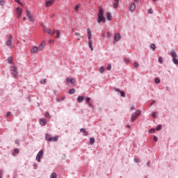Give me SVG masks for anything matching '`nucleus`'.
Wrapping results in <instances>:
<instances>
[{"label":"nucleus","mask_w":178,"mask_h":178,"mask_svg":"<svg viewBox=\"0 0 178 178\" xmlns=\"http://www.w3.org/2000/svg\"><path fill=\"white\" fill-rule=\"evenodd\" d=\"M102 22L103 23H105L106 22V19H105V17H104V9L102 8L99 10V14H98V19H97V23H101Z\"/></svg>","instance_id":"obj_1"},{"label":"nucleus","mask_w":178,"mask_h":178,"mask_svg":"<svg viewBox=\"0 0 178 178\" xmlns=\"http://www.w3.org/2000/svg\"><path fill=\"white\" fill-rule=\"evenodd\" d=\"M87 34H88V45L89 48L91 51H94V47H92V40H91L92 38V34H91V29H87Z\"/></svg>","instance_id":"obj_2"},{"label":"nucleus","mask_w":178,"mask_h":178,"mask_svg":"<svg viewBox=\"0 0 178 178\" xmlns=\"http://www.w3.org/2000/svg\"><path fill=\"white\" fill-rule=\"evenodd\" d=\"M12 41H13V36L12 35H10L6 41V45H7V47H9V48H10V49H12L13 48V44H12Z\"/></svg>","instance_id":"obj_3"},{"label":"nucleus","mask_w":178,"mask_h":178,"mask_svg":"<svg viewBox=\"0 0 178 178\" xmlns=\"http://www.w3.org/2000/svg\"><path fill=\"white\" fill-rule=\"evenodd\" d=\"M43 156H44V150L41 149L38 152L36 156L37 162H41V159H42Z\"/></svg>","instance_id":"obj_4"},{"label":"nucleus","mask_w":178,"mask_h":178,"mask_svg":"<svg viewBox=\"0 0 178 178\" xmlns=\"http://www.w3.org/2000/svg\"><path fill=\"white\" fill-rule=\"evenodd\" d=\"M16 15H17V19H20L22 17V15H23V9L20 8V7H17Z\"/></svg>","instance_id":"obj_5"},{"label":"nucleus","mask_w":178,"mask_h":178,"mask_svg":"<svg viewBox=\"0 0 178 178\" xmlns=\"http://www.w3.org/2000/svg\"><path fill=\"white\" fill-rule=\"evenodd\" d=\"M10 70L13 73V75L16 79L17 77V74H19V72H17V67H16L15 66H12L10 67Z\"/></svg>","instance_id":"obj_6"},{"label":"nucleus","mask_w":178,"mask_h":178,"mask_svg":"<svg viewBox=\"0 0 178 178\" xmlns=\"http://www.w3.org/2000/svg\"><path fill=\"white\" fill-rule=\"evenodd\" d=\"M26 16L31 22H34V18L33 17V15H31V13L29 10H26Z\"/></svg>","instance_id":"obj_7"},{"label":"nucleus","mask_w":178,"mask_h":178,"mask_svg":"<svg viewBox=\"0 0 178 178\" xmlns=\"http://www.w3.org/2000/svg\"><path fill=\"white\" fill-rule=\"evenodd\" d=\"M140 113H141L140 112L134 113L131 118V122H134L136 119H137V117L140 116Z\"/></svg>","instance_id":"obj_8"},{"label":"nucleus","mask_w":178,"mask_h":178,"mask_svg":"<svg viewBox=\"0 0 178 178\" xmlns=\"http://www.w3.org/2000/svg\"><path fill=\"white\" fill-rule=\"evenodd\" d=\"M45 48V41H42L41 44H39V47H38V51H42Z\"/></svg>","instance_id":"obj_9"},{"label":"nucleus","mask_w":178,"mask_h":178,"mask_svg":"<svg viewBox=\"0 0 178 178\" xmlns=\"http://www.w3.org/2000/svg\"><path fill=\"white\" fill-rule=\"evenodd\" d=\"M58 137L57 136L54 137L51 136V138L48 139V141H49V143L51 142L55 143L58 140Z\"/></svg>","instance_id":"obj_10"},{"label":"nucleus","mask_w":178,"mask_h":178,"mask_svg":"<svg viewBox=\"0 0 178 178\" xmlns=\"http://www.w3.org/2000/svg\"><path fill=\"white\" fill-rule=\"evenodd\" d=\"M54 2H55V0H49L46 2V7L49 8V6H51V5H54Z\"/></svg>","instance_id":"obj_11"},{"label":"nucleus","mask_w":178,"mask_h":178,"mask_svg":"<svg viewBox=\"0 0 178 178\" xmlns=\"http://www.w3.org/2000/svg\"><path fill=\"white\" fill-rule=\"evenodd\" d=\"M40 126H45L47 124V120L42 118L39 120Z\"/></svg>","instance_id":"obj_12"},{"label":"nucleus","mask_w":178,"mask_h":178,"mask_svg":"<svg viewBox=\"0 0 178 178\" xmlns=\"http://www.w3.org/2000/svg\"><path fill=\"white\" fill-rule=\"evenodd\" d=\"M115 91H116L117 92H120L121 97H126V93H124V91H123V90H120L118 89V88H115Z\"/></svg>","instance_id":"obj_13"},{"label":"nucleus","mask_w":178,"mask_h":178,"mask_svg":"<svg viewBox=\"0 0 178 178\" xmlns=\"http://www.w3.org/2000/svg\"><path fill=\"white\" fill-rule=\"evenodd\" d=\"M31 52L32 54H37V52H38V47L33 46L31 49Z\"/></svg>","instance_id":"obj_14"},{"label":"nucleus","mask_w":178,"mask_h":178,"mask_svg":"<svg viewBox=\"0 0 178 178\" xmlns=\"http://www.w3.org/2000/svg\"><path fill=\"white\" fill-rule=\"evenodd\" d=\"M122 37L120 36V33H115L114 35V40L115 41H119Z\"/></svg>","instance_id":"obj_15"},{"label":"nucleus","mask_w":178,"mask_h":178,"mask_svg":"<svg viewBox=\"0 0 178 178\" xmlns=\"http://www.w3.org/2000/svg\"><path fill=\"white\" fill-rule=\"evenodd\" d=\"M130 10L131 12H134L136 10V4L134 3H132L130 6Z\"/></svg>","instance_id":"obj_16"},{"label":"nucleus","mask_w":178,"mask_h":178,"mask_svg":"<svg viewBox=\"0 0 178 178\" xmlns=\"http://www.w3.org/2000/svg\"><path fill=\"white\" fill-rule=\"evenodd\" d=\"M81 133H83V136H88V132H87V131H86V129L84 128H81L80 129Z\"/></svg>","instance_id":"obj_17"},{"label":"nucleus","mask_w":178,"mask_h":178,"mask_svg":"<svg viewBox=\"0 0 178 178\" xmlns=\"http://www.w3.org/2000/svg\"><path fill=\"white\" fill-rule=\"evenodd\" d=\"M67 83H71L72 84H74L75 81L73 78H67Z\"/></svg>","instance_id":"obj_18"},{"label":"nucleus","mask_w":178,"mask_h":178,"mask_svg":"<svg viewBox=\"0 0 178 178\" xmlns=\"http://www.w3.org/2000/svg\"><path fill=\"white\" fill-rule=\"evenodd\" d=\"M77 101L79 103L83 102V101H84V97H83V96H78Z\"/></svg>","instance_id":"obj_19"},{"label":"nucleus","mask_w":178,"mask_h":178,"mask_svg":"<svg viewBox=\"0 0 178 178\" xmlns=\"http://www.w3.org/2000/svg\"><path fill=\"white\" fill-rule=\"evenodd\" d=\"M44 30L45 33H47V34H50L51 35V29H48V28L44 27Z\"/></svg>","instance_id":"obj_20"},{"label":"nucleus","mask_w":178,"mask_h":178,"mask_svg":"<svg viewBox=\"0 0 178 178\" xmlns=\"http://www.w3.org/2000/svg\"><path fill=\"white\" fill-rule=\"evenodd\" d=\"M171 56L175 58H177V54L175 53V51H171Z\"/></svg>","instance_id":"obj_21"},{"label":"nucleus","mask_w":178,"mask_h":178,"mask_svg":"<svg viewBox=\"0 0 178 178\" xmlns=\"http://www.w3.org/2000/svg\"><path fill=\"white\" fill-rule=\"evenodd\" d=\"M106 17H107V19L111 22V20H112V15H111V14L109 13H106Z\"/></svg>","instance_id":"obj_22"},{"label":"nucleus","mask_w":178,"mask_h":178,"mask_svg":"<svg viewBox=\"0 0 178 178\" xmlns=\"http://www.w3.org/2000/svg\"><path fill=\"white\" fill-rule=\"evenodd\" d=\"M94 143H95V138H90V144L91 145H92L94 144Z\"/></svg>","instance_id":"obj_23"},{"label":"nucleus","mask_w":178,"mask_h":178,"mask_svg":"<svg viewBox=\"0 0 178 178\" xmlns=\"http://www.w3.org/2000/svg\"><path fill=\"white\" fill-rule=\"evenodd\" d=\"M50 178H57L56 172H52L50 175Z\"/></svg>","instance_id":"obj_24"},{"label":"nucleus","mask_w":178,"mask_h":178,"mask_svg":"<svg viewBox=\"0 0 178 178\" xmlns=\"http://www.w3.org/2000/svg\"><path fill=\"white\" fill-rule=\"evenodd\" d=\"M156 130H157V131H159V130H162V124H159L156 127Z\"/></svg>","instance_id":"obj_25"},{"label":"nucleus","mask_w":178,"mask_h":178,"mask_svg":"<svg viewBox=\"0 0 178 178\" xmlns=\"http://www.w3.org/2000/svg\"><path fill=\"white\" fill-rule=\"evenodd\" d=\"M74 92H76V90H74V88L70 89L69 90V94L70 95L74 94Z\"/></svg>","instance_id":"obj_26"},{"label":"nucleus","mask_w":178,"mask_h":178,"mask_svg":"<svg viewBox=\"0 0 178 178\" xmlns=\"http://www.w3.org/2000/svg\"><path fill=\"white\" fill-rule=\"evenodd\" d=\"M49 138H51V135L46 134H45V140L48 141Z\"/></svg>","instance_id":"obj_27"},{"label":"nucleus","mask_w":178,"mask_h":178,"mask_svg":"<svg viewBox=\"0 0 178 178\" xmlns=\"http://www.w3.org/2000/svg\"><path fill=\"white\" fill-rule=\"evenodd\" d=\"M172 62L173 63H175V65H178V60L177 58H175L172 59Z\"/></svg>","instance_id":"obj_28"},{"label":"nucleus","mask_w":178,"mask_h":178,"mask_svg":"<svg viewBox=\"0 0 178 178\" xmlns=\"http://www.w3.org/2000/svg\"><path fill=\"white\" fill-rule=\"evenodd\" d=\"M79 8H80V4H76V6L74 8L75 12H79Z\"/></svg>","instance_id":"obj_29"},{"label":"nucleus","mask_w":178,"mask_h":178,"mask_svg":"<svg viewBox=\"0 0 178 178\" xmlns=\"http://www.w3.org/2000/svg\"><path fill=\"white\" fill-rule=\"evenodd\" d=\"M150 48L153 50L155 51V48H156V46H155V44H152L150 46Z\"/></svg>","instance_id":"obj_30"},{"label":"nucleus","mask_w":178,"mask_h":178,"mask_svg":"<svg viewBox=\"0 0 178 178\" xmlns=\"http://www.w3.org/2000/svg\"><path fill=\"white\" fill-rule=\"evenodd\" d=\"M149 133H150V134H154V133H155V129H150Z\"/></svg>","instance_id":"obj_31"},{"label":"nucleus","mask_w":178,"mask_h":178,"mask_svg":"<svg viewBox=\"0 0 178 178\" xmlns=\"http://www.w3.org/2000/svg\"><path fill=\"white\" fill-rule=\"evenodd\" d=\"M152 118H154V119H156V116H158V115L156 114V112H153L152 114Z\"/></svg>","instance_id":"obj_32"},{"label":"nucleus","mask_w":178,"mask_h":178,"mask_svg":"<svg viewBox=\"0 0 178 178\" xmlns=\"http://www.w3.org/2000/svg\"><path fill=\"white\" fill-rule=\"evenodd\" d=\"M5 171L3 170H0V178H2Z\"/></svg>","instance_id":"obj_33"},{"label":"nucleus","mask_w":178,"mask_h":178,"mask_svg":"<svg viewBox=\"0 0 178 178\" xmlns=\"http://www.w3.org/2000/svg\"><path fill=\"white\" fill-rule=\"evenodd\" d=\"M40 84H47V79H42L40 81Z\"/></svg>","instance_id":"obj_34"},{"label":"nucleus","mask_w":178,"mask_h":178,"mask_svg":"<svg viewBox=\"0 0 178 178\" xmlns=\"http://www.w3.org/2000/svg\"><path fill=\"white\" fill-rule=\"evenodd\" d=\"M159 62L161 64L163 63V58L162 57H159Z\"/></svg>","instance_id":"obj_35"},{"label":"nucleus","mask_w":178,"mask_h":178,"mask_svg":"<svg viewBox=\"0 0 178 178\" xmlns=\"http://www.w3.org/2000/svg\"><path fill=\"white\" fill-rule=\"evenodd\" d=\"M105 70V68L104 67H100L99 72L100 73H103Z\"/></svg>","instance_id":"obj_36"},{"label":"nucleus","mask_w":178,"mask_h":178,"mask_svg":"<svg viewBox=\"0 0 178 178\" xmlns=\"http://www.w3.org/2000/svg\"><path fill=\"white\" fill-rule=\"evenodd\" d=\"M75 35H78L79 36V38H83L84 37L83 35H81V34L79 33H75Z\"/></svg>","instance_id":"obj_37"},{"label":"nucleus","mask_w":178,"mask_h":178,"mask_svg":"<svg viewBox=\"0 0 178 178\" xmlns=\"http://www.w3.org/2000/svg\"><path fill=\"white\" fill-rule=\"evenodd\" d=\"M155 83H156V84H159V83H161V81L159 80V79L156 78L155 79Z\"/></svg>","instance_id":"obj_38"},{"label":"nucleus","mask_w":178,"mask_h":178,"mask_svg":"<svg viewBox=\"0 0 178 178\" xmlns=\"http://www.w3.org/2000/svg\"><path fill=\"white\" fill-rule=\"evenodd\" d=\"M13 60V58H12L11 57H9L8 58V63H12V61Z\"/></svg>","instance_id":"obj_39"},{"label":"nucleus","mask_w":178,"mask_h":178,"mask_svg":"<svg viewBox=\"0 0 178 178\" xmlns=\"http://www.w3.org/2000/svg\"><path fill=\"white\" fill-rule=\"evenodd\" d=\"M134 67H136V68L137 69V67H138V66H139L138 63L135 62V63H134Z\"/></svg>","instance_id":"obj_40"},{"label":"nucleus","mask_w":178,"mask_h":178,"mask_svg":"<svg viewBox=\"0 0 178 178\" xmlns=\"http://www.w3.org/2000/svg\"><path fill=\"white\" fill-rule=\"evenodd\" d=\"M44 115L46 116V118H51V115H49V112H46Z\"/></svg>","instance_id":"obj_41"},{"label":"nucleus","mask_w":178,"mask_h":178,"mask_svg":"<svg viewBox=\"0 0 178 178\" xmlns=\"http://www.w3.org/2000/svg\"><path fill=\"white\" fill-rule=\"evenodd\" d=\"M118 5H119V3H115L113 4V8H114L115 9H117Z\"/></svg>","instance_id":"obj_42"},{"label":"nucleus","mask_w":178,"mask_h":178,"mask_svg":"<svg viewBox=\"0 0 178 178\" xmlns=\"http://www.w3.org/2000/svg\"><path fill=\"white\" fill-rule=\"evenodd\" d=\"M56 35H57L56 38H59V37L60 35V32L59 31H56Z\"/></svg>","instance_id":"obj_43"},{"label":"nucleus","mask_w":178,"mask_h":178,"mask_svg":"<svg viewBox=\"0 0 178 178\" xmlns=\"http://www.w3.org/2000/svg\"><path fill=\"white\" fill-rule=\"evenodd\" d=\"M86 101L87 104H89V103H90V101H91V98H90V97H86Z\"/></svg>","instance_id":"obj_44"},{"label":"nucleus","mask_w":178,"mask_h":178,"mask_svg":"<svg viewBox=\"0 0 178 178\" xmlns=\"http://www.w3.org/2000/svg\"><path fill=\"white\" fill-rule=\"evenodd\" d=\"M111 69H112V65L108 64L107 67V70H111Z\"/></svg>","instance_id":"obj_45"},{"label":"nucleus","mask_w":178,"mask_h":178,"mask_svg":"<svg viewBox=\"0 0 178 178\" xmlns=\"http://www.w3.org/2000/svg\"><path fill=\"white\" fill-rule=\"evenodd\" d=\"M56 33V30L54 29L53 31L51 32L50 35H54Z\"/></svg>","instance_id":"obj_46"},{"label":"nucleus","mask_w":178,"mask_h":178,"mask_svg":"<svg viewBox=\"0 0 178 178\" xmlns=\"http://www.w3.org/2000/svg\"><path fill=\"white\" fill-rule=\"evenodd\" d=\"M154 104H156V100H153L151 104H150V106H152V105H154Z\"/></svg>","instance_id":"obj_47"},{"label":"nucleus","mask_w":178,"mask_h":178,"mask_svg":"<svg viewBox=\"0 0 178 178\" xmlns=\"http://www.w3.org/2000/svg\"><path fill=\"white\" fill-rule=\"evenodd\" d=\"M148 13H150V15H151V14L154 13V10L152 9H149Z\"/></svg>","instance_id":"obj_48"},{"label":"nucleus","mask_w":178,"mask_h":178,"mask_svg":"<svg viewBox=\"0 0 178 178\" xmlns=\"http://www.w3.org/2000/svg\"><path fill=\"white\" fill-rule=\"evenodd\" d=\"M134 161L136 163H138V162H140V160H138V159H134Z\"/></svg>","instance_id":"obj_49"},{"label":"nucleus","mask_w":178,"mask_h":178,"mask_svg":"<svg viewBox=\"0 0 178 178\" xmlns=\"http://www.w3.org/2000/svg\"><path fill=\"white\" fill-rule=\"evenodd\" d=\"M14 152H15V154H19V149H14Z\"/></svg>","instance_id":"obj_50"},{"label":"nucleus","mask_w":178,"mask_h":178,"mask_svg":"<svg viewBox=\"0 0 178 178\" xmlns=\"http://www.w3.org/2000/svg\"><path fill=\"white\" fill-rule=\"evenodd\" d=\"M154 141H158V137H156V136H154Z\"/></svg>","instance_id":"obj_51"},{"label":"nucleus","mask_w":178,"mask_h":178,"mask_svg":"<svg viewBox=\"0 0 178 178\" xmlns=\"http://www.w3.org/2000/svg\"><path fill=\"white\" fill-rule=\"evenodd\" d=\"M5 3V1L3 0H0V5H3Z\"/></svg>","instance_id":"obj_52"},{"label":"nucleus","mask_w":178,"mask_h":178,"mask_svg":"<svg viewBox=\"0 0 178 178\" xmlns=\"http://www.w3.org/2000/svg\"><path fill=\"white\" fill-rule=\"evenodd\" d=\"M11 113H10V112H8V113H6V117L8 118V116H10Z\"/></svg>","instance_id":"obj_53"},{"label":"nucleus","mask_w":178,"mask_h":178,"mask_svg":"<svg viewBox=\"0 0 178 178\" xmlns=\"http://www.w3.org/2000/svg\"><path fill=\"white\" fill-rule=\"evenodd\" d=\"M107 35H108V38H109V37H111V32H108Z\"/></svg>","instance_id":"obj_54"},{"label":"nucleus","mask_w":178,"mask_h":178,"mask_svg":"<svg viewBox=\"0 0 178 178\" xmlns=\"http://www.w3.org/2000/svg\"><path fill=\"white\" fill-rule=\"evenodd\" d=\"M52 42H54V40H49V44H52Z\"/></svg>","instance_id":"obj_55"},{"label":"nucleus","mask_w":178,"mask_h":178,"mask_svg":"<svg viewBox=\"0 0 178 178\" xmlns=\"http://www.w3.org/2000/svg\"><path fill=\"white\" fill-rule=\"evenodd\" d=\"M88 104L90 106V108H92V104L91 103H88Z\"/></svg>","instance_id":"obj_56"},{"label":"nucleus","mask_w":178,"mask_h":178,"mask_svg":"<svg viewBox=\"0 0 178 178\" xmlns=\"http://www.w3.org/2000/svg\"><path fill=\"white\" fill-rule=\"evenodd\" d=\"M15 2H17V3H20V0H15Z\"/></svg>","instance_id":"obj_57"},{"label":"nucleus","mask_w":178,"mask_h":178,"mask_svg":"<svg viewBox=\"0 0 178 178\" xmlns=\"http://www.w3.org/2000/svg\"><path fill=\"white\" fill-rule=\"evenodd\" d=\"M50 17H55V14H51Z\"/></svg>","instance_id":"obj_58"},{"label":"nucleus","mask_w":178,"mask_h":178,"mask_svg":"<svg viewBox=\"0 0 178 178\" xmlns=\"http://www.w3.org/2000/svg\"><path fill=\"white\" fill-rule=\"evenodd\" d=\"M15 144H17V145L19 144V140H15Z\"/></svg>","instance_id":"obj_59"},{"label":"nucleus","mask_w":178,"mask_h":178,"mask_svg":"<svg viewBox=\"0 0 178 178\" xmlns=\"http://www.w3.org/2000/svg\"><path fill=\"white\" fill-rule=\"evenodd\" d=\"M60 101V99H59V98H57V99H56V102H59Z\"/></svg>","instance_id":"obj_60"},{"label":"nucleus","mask_w":178,"mask_h":178,"mask_svg":"<svg viewBox=\"0 0 178 178\" xmlns=\"http://www.w3.org/2000/svg\"><path fill=\"white\" fill-rule=\"evenodd\" d=\"M19 5H20V6H23V3H22V2L19 1V3H18Z\"/></svg>","instance_id":"obj_61"},{"label":"nucleus","mask_w":178,"mask_h":178,"mask_svg":"<svg viewBox=\"0 0 178 178\" xmlns=\"http://www.w3.org/2000/svg\"><path fill=\"white\" fill-rule=\"evenodd\" d=\"M149 164H150V163H149V161H148V162L147 163V166H149Z\"/></svg>","instance_id":"obj_62"},{"label":"nucleus","mask_w":178,"mask_h":178,"mask_svg":"<svg viewBox=\"0 0 178 178\" xmlns=\"http://www.w3.org/2000/svg\"><path fill=\"white\" fill-rule=\"evenodd\" d=\"M131 111H134V106H132V107L131 108Z\"/></svg>","instance_id":"obj_63"},{"label":"nucleus","mask_w":178,"mask_h":178,"mask_svg":"<svg viewBox=\"0 0 178 178\" xmlns=\"http://www.w3.org/2000/svg\"><path fill=\"white\" fill-rule=\"evenodd\" d=\"M61 101H65V97H61Z\"/></svg>","instance_id":"obj_64"}]
</instances>
